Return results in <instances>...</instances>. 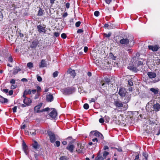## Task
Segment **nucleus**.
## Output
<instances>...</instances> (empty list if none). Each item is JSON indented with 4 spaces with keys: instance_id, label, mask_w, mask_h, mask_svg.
I'll use <instances>...</instances> for the list:
<instances>
[{
    "instance_id": "nucleus-56",
    "label": "nucleus",
    "mask_w": 160,
    "mask_h": 160,
    "mask_svg": "<svg viewBox=\"0 0 160 160\" xmlns=\"http://www.w3.org/2000/svg\"><path fill=\"white\" fill-rule=\"evenodd\" d=\"M95 98H92L90 100H89V102L90 103L92 102H95Z\"/></svg>"
},
{
    "instance_id": "nucleus-26",
    "label": "nucleus",
    "mask_w": 160,
    "mask_h": 160,
    "mask_svg": "<svg viewBox=\"0 0 160 160\" xmlns=\"http://www.w3.org/2000/svg\"><path fill=\"white\" fill-rule=\"evenodd\" d=\"M68 158L66 156H63L60 157L59 158V160H68Z\"/></svg>"
},
{
    "instance_id": "nucleus-24",
    "label": "nucleus",
    "mask_w": 160,
    "mask_h": 160,
    "mask_svg": "<svg viewBox=\"0 0 160 160\" xmlns=\"http://www.w3.org/2000/svg\"><path fill=\"white\" fill-rule=\"evenodd\" d=\"M21 70V69L19 68H18L17 67H16V68H15L13 72V74L14 75H15L17 74L18 71H19Z\"/></svg>"
},
{
    "instance_id": "nucleus-60",
    "label": "nucleus",
    "mask_w": 160,
    "mask_h": 160,
    "mask_svg": "<svg viewBox=\"0 0 160 160\" xmlns=\"http://www.w3.org/2000/svg\"><path fill=\"white\" fill-rule=\"evenodd\" d=\"M21 81L23 82H28V80L25 78H23L21 80Z\"/></svg>"
},
{
    "instance_id": "nucleus-37",
    "label": "nucleus",
    "mask_w": 160,
    "mask_h": 160,
    "mask_svg": "<svg viewBox=\"0 0 160 160\" xmlns=\"http://www.w3.org/2000/svg\"><path fill=\"white\" fill-rule=\"evenodd\" d=\"M105 83L108 84H109V83L110 82V79H108L107 78H105Z\"/></svg>"
},
{
    "instance_id": "nucleus-62",
    "label": "nucleus",
    "mask_w": 160,
    "mask_h": 160,
    "mask_svg": "<svg viewBox=\"0 0 160 160\" xmlns=\"http://www.w3.org/2000/svg\"><path fill=\"white\" fill-rule=\"evenodd\" d=\"M8 93L10 95H12L13 94V91L12 90H11Z\"/></svg>"
},
{
    "instance_id": "nucleus-3",
    "label": "nucleus",
    "mask_w": 160,
    "mask_h": 160,
    "mask_svg": "<svg viewBox=\"0 0 160 160\" xmlns=\"http://www.w3.org/2000/svg\"><path fill=\"white\" fill-rule=\"evenodd\" d=\"M23 102L24 103L21 105V107L24 108L26 106H28L30 105L32 102L31 99L29 98L25 97L23 100Z\"/></svg>"
},
{
    "instance_id": "nucleus-41",
    "label": "nucleus",
    "mask_w": 160,
    "mask_h": 160,
    "mask_svg": "<svg viewBox=\"0 0 160 160\" xmlns=\"http://www.w3.org/2000/svg\"><path fill=\"white\" fill-rule=\"evenodd\" d=\"M94 15L96 17L98 16L99 15V12L98 11H96L94 12Z\"/></svg>"
},
{
    "instance_id": "nucleus-35",
    "label": "nucleus",
    "mask_w": 160,
    "mask_h": 160,
    "mask_svg": "<svg viewBox=\"0 0 160 160\" xmlns=\"http://www.w3.org/2000/svg\"><path fill=\"white\" fill-rule=\"evenodd\" d=\"M96 160H104L103 157L98 156L96 158Z\"/></svg>"
},
{
    "instance_id": "nucleus-30",
    "label": "nucleus",
    "mask_w": 160,
    "mask_h": 160,
    "mask_svg": "<svg viewBox=\"0 0 160 160\" xmlns=\"http://www.w3.org/2000/svg\"><path fill=\"white\" fill-rule=\"evenodd\" d=\"M108 154H109L108 152H106V151H104L103 153V157H103L104 159L106 158V156Z\"/></svg>"
},
{
    "instance_id": "nucleus-53",
    "label": "nucleus",
    "mask_w": 160,
    "mask_h": 160,
    "mask_svg": "<svg viewBox=\"0 0 160 160\" xmlns=\"http://www.w3.org/2000/svg\"><path fill=\"white\" fill-rule=\"evenodd\" d=\"M104 119L101 118L99 119V122L100 123H102L104 122Z\"/></svg>"
},
{
    "instance_id": "nucleus-7",
    "label": "nucleus",
    "mask_w": 160,
    "mask_h": 160,
    "mask_svg": "<svg viewBox=\"0 0 160 160\" xmlns=\"http://www.w3.org/2000/svg\"><path fill=\"white\" fill-rule=\"evenodd\" d=\"M114 104L117 108H121L123 106L122 102L119 100H115L114 102Z\"/></svg>"
},
{
    "instance_id": "nucleus-50",
    "label": "nucleus",
    "mask_w": 160,
    "mask_h": 160,
    "mask_svg": "<svg viewBox=\"0 0 160 160\" xmlns=\"http://www.w3.org/2000/svg\"><path fill=\"white\" fill-rule=\"evenodd\" d=\"M157 64L159 65L160 64V59H158L156 60Z\"/></svg>"
},
{
    "instance_id": "nucleus-54",
    "label": "nucleus",
    "mask_w": 160,
    "mask_h": 160,
    "mask_svg": "<svg viewBox=\"0 0 160 160\" xmlns=\"http://www.w3.org/2000/svg\"><path fill=\"white\" fill-rule=\"evenodd\" d=\"M17 109V107L16 106H15V107H14L12 108L13 112H16Z\"/></svg>"
},
{
    "instance_id": "nucleus-18",
    "label": "nucleus",
    "mask_w": 160,
    "mask_h": 160,
    "mask_svg": "<svg viewBox=\"0 0 160 160\" xmlns=\"http://www.w3.org/2000/svg\"><path fill=\"white\" fill-rule=\"evenodd\" d=\"M147 75L150 78H154L156 76V74L155 73L152 72H148Z\"/></svg>"
},
{
    "instance_id": "nucleus-17",
    "label": "nucleus",
    "mask_w": 160,
    "mask_h": 160,
    "mask_svg": "<svg viewBox=\"0 0 160 160\" xmlns=\"http://www.w3.org/2000/svg\"><path fill=\"white\" fill-rule=\"evenodd\" d=\"M53 97L52 94H50L46 96V100L47 102H50L53 100Z\"/></svg>"
},
{
    "instance_id": "nucleus-1",
    "label": "nucleus",
    "mask_w": 160,
    "mask_h": 160,
    "mask_svg": "<svg viewBox=\"0 0 160 160\" xmlns=\"http://www.w3.org/2000/svg\"><path fill=\"white\" fill-rule=\"evenodd\" d=\"M75 91L74 88H68L62 89V92L65 95H69L74 93Z\"/></svg>"
},
{
    "instance_id": "nucleus-23",
    "label": "nucleus",
    "mask_w": 160,
    "mask_h": 160,
    "mask_svg": "<svg viewBox=\"0 0 160 160\" xmlns=\"http://www.w3.org/2000/svg\"><path fill=\"white\" fill-rule=\"evenodd\" d=\"M32 146L33 148L35 149H37L39 148V146L38 144V142L36 141H34V143L32 144Z\"/></svg>"
},
{
    "instance_id": "nucleus-46",
    "label": "nucleus",
    "mask_w": 160,
    "mask_h": 160,
    "mask_svg": "<svg viewBox=\"0 0 160 160\" xmlns=\"http://www.w3.org/2000/svg\"><path fill=\"white\" fill-rule=\"evenodd\" d=\"M37 80L39 82H41L42 81V78L40 76H38L37 75Z\"/></svg>"
},
{
    "instance_id": "nucleus-16",
    "label": "nucleus",
    "mask_w": 160,
    "mask_h": 160,
    "mask_svg": "<svg viewBox=\"0 0 160 160\" xmlns=\"http://www.w3.org/2000/svg\"><path fill=\"white\" fill-rule=\"evenodd\" d=\"M22 146L23 150L24 151V152L25 153L26 155H28V152H27V150L28 149V147L26 144L25 142L24 141H23L22 142Z\"/></svg>"
},
{
    "instance_id": "nucleus-12",
    "label": "nucleus",
    "mask_w": 160,
    "mask_h": 160,
    "mask_svg": "<svg viewBox=\"0 0 160 160\" xmlns=\"http://www.w3.org/2000/svg\"><path fill=\"white\" fill-rule=\"evenodd\" d=\"M45 27H43L42 25H38L37 26L38 30L40 33L41 32L45 33Z\"/></svg>"
},
{
    "instance_id": "nucleus-55",
    "label": "nucleus",
    "mask_w": 160,
    "mask_h": 160,
    "mask_svg": "<svg viewBox=\"0 0 160 160\" xmlns=\"http://www.w3.org/2000/svg\"><path fill=\"white\" fill-rule=\"evenodd\" d=\"M49 109H50L49 108H45V109H43L42 110V112H43V111H47L48 110H49Z\"/></svg>"
},
{
    "instance_id": "nucleus-29",
    "label": "nucleus",
    "mask_w": 160,
    "mask_h": 160,
    "mask_svg": "<svg viewBox=\"0 0 160 160\" xmlns=\"http://www.w3.org/2000/svg\"><path fill=\"white\" fill-rule=\"evenodd\" d=\"M27 66L29 68H31L33 67V63L31 62H29L27 63Z\"/></svg>"
},
{
    "instance_id": "nucleus-33",
    "label": "nucleus",
    "mask_w": 160,
    "mask_h": 160,
    "mask_svg": "<svg viewBox=\"0 0 160 160\" xmlns=\"http://www.w3.org/2000/svg\"><path fill=\"white\" fill-rule=\"evenodd\" d=\"M134 160H140L139 159V154L138 152L136 153V156Z\"/></svg>"
},
{
    "instance_id": "nucleus-61",
    "label": "nucleus",
    "mask_w": 160,
    "mask_h": 160,
    "mask_svg": "<svg viewBox=\"0 0 160 160\" xmlns=\"http://www.w3.org/2000/svg\"><path fill=\"white\" fill-rule=\"evenodd\" d=\"M70 3L69 2H67L66 4V7L67 8H69Z\"/></svg>"
},
{
    "instance_id": "nucleus-27",
    "label": "nucleus",
    "mask_w": 160,
    "mask_h": 160,
    "mask_svg": "<svg viewBox=\"0 0 160 160\" xmlns=\"http://www.w3.org/2000/svg\"><path fill=\"white\" fill-rule=\"evenodd\" d=\"M24 93L26 94V95L30 94L31 93V91L30 89H26L24 91Z\"/></svg>"
},
{
    "instance_id": "nucleus-9",
    "label": "nucleus",
    "mask_w": 160,
    "mask_h": 160,
    "mask_svg": "<svg viewBox=\"0 0 160 160\" xmlns=\"http://www.w3.org/2000/svg\"><path fill=\"white\" fill-rule=\"evenodd\" d=\"M152 108L153 109V111L156 112H158L160 111V104L157 103L154 104L152 105Z\"/></svg>"
},
{
    "instance_id": "nucleus-5",
    "label": "nucleus",
    "mask_w": 160,
    "mask_h": 160,
    "mask_svg": "<svg viewBox=\"0 0 160 160\" xmlns=\"http://www.w3.org/2000/svg\"><path fill=\"white\" fill-rule=\"evenodd\" d=\"M148 47L149 50H151L153 52L157 51L160 48V47L158 45H155L153 46L149 45Z\"/></svg>"
},
{
    "instance_id": "nucleus-39",
    "label": "nucleus",
    "mask_w": 160,
    "mask_h": 160,
    "mask_svg": "<svg viewBox=\"0 0 160 160\" xmlns=\"http://www.w3.org/2000/svg\"><path fill=\"white\" fill-rule=\"evenodd\" d=\"M8 61L12 63L13 62V59L11 56H10L8 58Z\"/></svg>"
},
{
    "instance_id": "nucleus-32",
    "label": "nucleus",
    "mask_w": 160,
    "mask_h": 160,
    "mask_svg": "<svg viewBox=\"0 0 160 160\" xmlns=\"http://www.w3.org/2000/svg\"><path fill=\"white\" fill-rule=\"evenodd\" d=\"M58 72L56 71L54 72L53 73V77L55 78L57 77L58 76Z\"/></svg>"
},
{
    "instance_id": "nucleus-47",
    "label": "nucleus",
    "mask_w": 160,
    "mask_h": 160,
    "mask_svg": "<svg viewBox=\"0 0 160 160\" xmlns=\"http://www.w3.org/2000/svg\"><path fill=\"white\" fill-rule=\"evenodd\" d=\"M30 133L32 135H35L36 134L35 131L34 130H32L30 132Z\"/></svg>"
},
{
    "instance_id": "nucleus-45",
    "label": "nucleus",
    "mask_w": 160,
    "mask_h": 160,
    "mask_svg": "<svg viewBox=\"0 0 160 160\" xmlns=\"http://www.w3.org/2000/svg\"><path fill=\"white\" fill-rule=\"evenodd\" d=\"M81 22L80 21H78L77 22L75 23V26L76 27H79L80 25Z\"/></svg>"
},
{
    "instance_id": "nucleus-38",
    "label": "nucleus",
    "mask_w": 160,
    "mask_h": 160,
    "mask_svg": "<svg viewBox=\"0 0 160 160\" xmlns=\"http://www.w3.org/2000/svg\"><path fill=\"white\" fill-rule=\"evenodd\" d=\"M104 27L105 28H108V29H110V25L108 24H105L104 25Z\"/></svg>"
},
{
    "instance_id": "nucleus-22",
    "label": "nucleus",
    "mask_w": 160,
    "mask_h": 160,
    "mask_svg": "<svg viewBox=\"0 0 160 160\" xmlns=\"http://www.w3.org/2000/svg\"><path fill=\"white\" fill-rule=\"evenodd\" d=\"M128 68L130 70L132 71L136 72L138 70V69L136 67L133 66H129L128 67Z\"/></svg>"
},
{
    "instance_id": "nucleus-14",
    "label": "nucleus",
    "mask_w": 160,
    "mask_h": 160,
    "mask_svg": "<svg viewBox=\"0 0 160 160\" xmlns=\"http://www.w3.org/2000/svg\"><path fill=\"white\" fill-rule=\"evenodd\" d=\"M67 73L69 74L73 78H74L75 76L76 75L75 71L73 70H72V69H69L68 70Z\"/></svg>"
},
{
    "instance_id": "nucleus-64",
    "label": "nucleus",
    "mask_w": 160,
    "mask_h": 160,
    "mask_svg": "<svg viewBox=\"0 0 160 160\" xmlns=\"http://www.w3.org/2000/svg\"><path fill=\"white\" fill-rule=\"evenodd\" d=\"M108 149H109L108 147V146H104V147L103 148V149L105 150Z\"/></svg>"
},
{
    "instance_id": "nucleus-42",
    "label": "nucleus",
    "mask_w": 160,
    "mask_h": 160,
    "mask_svg": "<svg viewBox=\"0 0 160 160\" xmlns=\"http://www.w3.org/2000/svg\"><path fill=\"white\" fill-rule=\"evenodd\" d=\"M61 37L62 38L65 39L67 37V35L65 33H63L61 34Z\"/></svg>"
},
{
    "instance_id": "nucleus-51",
    "label": "nucleus",
    "mask_w": 160,
    "mask_h": 160,
    "mask_svg": "<svg viewBox=\"0 0 160 160\" xmlns=\"http://www.w3.org/2000/svg\"><path fill=\"white\" fill-rule=\"evenodd\" d=\"M60 35V33L57 32H54V35L56 37H58Z\"/></svg>"
},
{
    "instance_id": "nucleus-36",
    "label": "nucleus",
    "mask_w": 160,
    "mask_h": 160,
    "mask_svg": "<svg viewBox=\"0 0 160 160\" xmlns=\"http://www.w3.org/2000/svg\"><path fill=\"white\" fill-rule=\"evenodd\" d=\"M60 145V142L59 141H56L55 142V144L54 145L55 146L57 147L59 146Z\"/></svg>"
},
{
    "instance_id": "nucleus-40",
    "label": "nucleus",
    "mask_w": 160,
    "mask_h": 160,
    "mask_svg": "<svg viewBox=\"0 0 160 160\" xmlns=\"http://www.w3.org/2000/svg\"><path fill=\"white\" fill-rule=\"evenodd\" d=\"M128 84L130 86H132L133 85V83L131 80L130 79L128 81Z\"/></svg>"
},
{
    "instance_id": "nucleus-63",
    "label": "nucleus",
    "mask_w": 160,
    "mask_h": 160,
    "mask_svg": "<svg viewBox=\"0 0 160 160\" xmlns=\"http://www.w3.org/2000/svg\"><path fill=\"white\" fill-rule=\"evenodd\" d=\"M88 50V48L87 47H84V50L85 52H86Z\"/></svg>"
},
{
    "instance_id": "nucleus-25",
    "label": "nucleus",
    "mask_w": 160,
    "mask_h": 160,
    "mask_svg": "<svg viewBox=\"0 0 160 160\" xmlns=\"http://www.w3.org/2000/svg\"><path fill=\"white\" fill-rule=\"evenodd\" d=\"M44 11V10H43L42 9L40 8L39 10L38 11L37 15L38 16H42L43 14Z\"/></svg>"
},
{
    "instance_id": "nucleus-2",
    "label": "nucleus",
    "mask_w": 160,
    "mask_h": 160,
    "mask_svg": "<svg viewBox=\"0 0 160 160\" xmlns=\"http://www.w3.org/2000/svg\"><path fill=\"white\" fill-rule=\"evenodd\" d=\"M47 133L49 137L50 142L52 143H54L56 141V135L54 132L50 130L47 131Z\"/></svg>"
},
{
    "instance_id": "nucleus-52",
    "label": "nucleus",
    "mask_w": 160,
    "mask_h": 160,
    "mask_svg": "<svg viewBox=\"0 0 160 160\" xmlns=\"http://www.w3.org/2000/svg\"><path fill=\"white\" fill-rule=\"evenodd\" d=\"M88 144L89 145H93L94 146H96V143H93L92 142H90L88 143Z\"/></svg>"
},
{
    "instance_id": "nucleus-20",
    "label": "nucleus",
    "mask_w": 160,
    "mask_h": 160,
    "mask_svg": "<svg viewBox=\"0 0 160 160\" xmlns=\"http://www.w3.org/2000/svg\"><path fill=\"white\" fill-rule=\"evenodd\" d=\"M74 148V147L72 144H68L66 148V149L71 152H73Z\"/></svg>"
},
{
    "instance_id": "nucleus-13",
    "label": "nucleus",
    "mask_w": 160,
    "mask_h": 160,
    "mask_svg": "<svg viewBox=\"0 0 160 160\" xmlns=\"http://www.w3.org/2000/svg\"><path fill=\"white\" fill-rule=\"evenodd\" d=\"M150 90L152 92H153L154 95L158 94L160 92L159 89L157 88H150Z\"/></svg>"
},
{
    "instance_id": "nucleus-49",
    "label": "nucleus",
    "mask_w": 160,
    "mask_h": 160,
    "mask_svg": "<svg viewBox=\"0 0 160 160\" xmlns=\"http://www.w3.org/2000/svg\"><path fill=\"white\" fill-rule=\"evenodd\" d=\"M108 4H109L112 0H104Z\"/></svg>"
},
{
    "instance_id": "nucleus-15",
    "label": "nucleus",
    "mask_w": 160,
    "mask_h": 160,
    "mask_svg": "<svg viewBox=\"0 0 160 160\" xmlns=\"http://www.w3.org/2000/svg\"><path fill=\"white\" fill-rule=\"evenodd\" d=\"M39 43L37 39H35L32 42L31 47L32 48H35L38 45Z\"/></svg>"
},
{
    "instance_id": "nucleus-11",
    "label": "nucleus",
    "mask_w": 160,
    "mask_h": 160,
    "mask_svg": "<svg viewBox=\"0 0 160 160\" xmlns=\"http://www.w3.org/2000/svg\"><path fill=\"white\" fill-rule=\"evenodd\" d=\"M42 103H40L38 105L36 106L34 108V112L37 113L42 112V110H39V109L42 106Z\"/></svg>"
},
{
    "instance_id": "nucleus-21",
    "label": "nucleus",
    "mask_w": 160,
    "mask_h": 160,
    "mask_svg": "<svg viewBox=\"0 0 160 160\" xmlns=\"http://www.w3.org/2000/svg\"><path fill=\"white\" fill-rule=\"evenodd\" d=\"M0 102L2 103H7L8 102V100L7 99L5 98L2 96L0 95Z\"/></svg>"
},
{
    "instance_id": "nucleus-58",
    "label": "nucleus",
    "mask_w": 160,
    "mask_h": 160,
    "mask_svg": "<svg viewBox=\"0 0 160 160\" xmlns=\"http://www.w3.org/2000/svg\"><path fill=\"white\" fill-rule=\"evenodd\" d=\"M2 91L5 93H7L8 92V89H3L2 90Z\"/></svg>"
},
{
    "instance_id": "nucleus-31",
    "label": "nucleus",
    "mask_w": 160,
    "mask_h": 160,
    "mask_svg": "<svg viewBox=\"0 0 160 160\" xmlns=\"http://www.w3.org/2000/svg\"><path fill=\"white\" fill-rule=\"evenodd\" d=\"M89 107V105L87 103H85L83 105V108L85 109H88Z\"/></svg>"
},
{
    "instance_id": "nucleus-8",
    "label": "nucleus",
    "mask_w": 160,
    "mask_h": 160,
    "mask_svg": "<svg viewBox=\"0 0 160 160\" xmlns=\"http://www.w3.org/2000/svg\"><path fill=\"white\" fill-rule=\"evenodd\" d=\"M129 40L128 38H123L121 39L119 41L120 43L124 45H128L129 44Z\"/></svg>"
},
{
    "instance_id": "nucleus-28",
    "label": "nucleus",
    "mask_w": 160,
    "mask_h": 160,
    "mask_svg": "<svg viewBox=\"0 0 160 160\" xmlns=\"http://www.w3.org/2000/svg\"><path fill=\"white\" fill-rule=\"evenodd\" d=\"M111 34L112 33L111 32H109L108 34L106 33H103L104 36L107 38H109L111 35Z\"/></svg>"
},
{
    "instance_id": "nucleus-4",
    "label": "nucleus",
    "mask_w": 160,
    "mask_h": 160,
    "mask_svg": "<svg viewBox=\"0 0 160 160\" xmlns=\"http://www.w3.org/2000/svg\"><path fill=\"white\" fill-rule=\"evenodd\" d=\"M90 135L98 137L101 139H102L103 138L102 135L97 130L91 131L90 132Z\"/></svg>"
},
{
    "instance_id": "nucleus-48",
    "label": "nucleus",
    "mask_w": 160,
    "mask_h": 160,
    "mask_svg": "<svg viewBox=\"0 0 160 160\" xmlns=\"http://www.w3.org/2000/svg\"><path fill=\"white\" fill-rule=\"evenodd\" d=\"M83 32V30L82 29H78L77 31V33H81Z\"/></svg>"
},
{
    "instance_id": "nucleus-19",
    "label": "nucleus",
    "mask_w": 160,
    "mask_h": 160,
    "mask_svg": "<svg viewBox=\"0 0 160 160\" xmlns=\"http://www.w3.org/2000/svg\"><path fill=\"white\" fill-rule=\"evenodd\" d=\"M47 65V64L45 60L42 59L41 60L40 63L39 67L40 68H43L46 67Z\"/></svg>"
},
{
    "instance_id": "nucleus-10",
    "label": "nucleus",
    "mask_w": 160,
    "mask_h": 160,
    "mask_svg": "<svg viewBox=\"0 0 160 160\" xmlns=\"http://www.w3.org/2000/svg\"><path fill=\"white\" fill-rule=\"evenodd\" d=\"M57 112L56 110L54 108L53 110L49 114V115L51 118L52 119H55L57 116Z\"/></svg>"
},
{
    "instance_id": "nucleus-59",
    "label": "nucleus",
    "mask_w": 160,
    "mask_h": 160,
    "mask_svg": "<svg viewBox=\"0 0 160 160\" xmlns=\"http://www.w3.org/2000/svg\"><path fill=\"white\" fill-rule=\"evenodd\" d=\"M143 64L142 63V62L141 61H138V63H137V65H138V66H140V65H142Z\"/></svg>"
},
{
    "instance_id": "nucleus-34",
    "label": "nucleus",
    "mask_w": 160,
    "mask_h": 160,
    "mask_svg": "<svg viewBox=\"0 0 160 160\" xmlns=\"http://www.w3.org/2000/svg\"><path fill=\"white\" fill-rule=\"evenodd\" d=\"M143 156L145 157V158L146 160H148V154L146 153V152H143Z\"/></svg>"
},
{
    "instance_id": "nucleus-6",
    "label": "nucleus",
    "mask_w": 160,
    "mask_h": 160,
    "mask_svg": "<svg viewBox=\"0 0 160 160\" xmlns=\"http://www.w3.org/2000/svg\"><path fill=\"white\" fill-rule=\"evenodd\" d=\"M127 93V91L124 88H121L118 92V94L122 97H125Z\"/></svg>"
},
{
    "instance_id": "nucleus-43",
    "label": "nucleus",
    "mask_w": 160,
    "mask_h": 160,
    "mask_svg": "<svg viewBox=\"0 0 160 160\" xmlns=\"http://www.w3.org/2000/svg\"><path fill=\"white\" fill-rule=\"evenodd\" d=\"M41 88L39 86H37V91L38 93L39 92H40L41 91Z\"/></svg>"
},
{
    "instance_id": "nucleus-57",
    "label": "nucleus",
    "mask_w": 160,
    "mask_h": 160,
    "mask_svg": "<svg viewBox=\"0 0 160 160\" xmlns=\"http://www.w3.org/2000/svg\"><path fill=\"white\" fill-rule=\"evenodd\" d=\"M15 80L13 79H12L10 81V83L12 84H14L15 83Z\"/></svg>"
},
{
    "instance_id": "nucleus-44",
    "label": "nucleus",
    "mask_w": 160,
    "mask_h": 160,
    "mask_svg": "<svg viewBox=\"0 0 160 160\" xmlns=\"http://www.w3.org/2000/svg\"><path fill=\"white\" fill-rule=\"evenodd\" d=\"M92 141L93 142V143H97V142H98V138H96L93 139L92 140Z\"/></svg>"
}]
</instances>
